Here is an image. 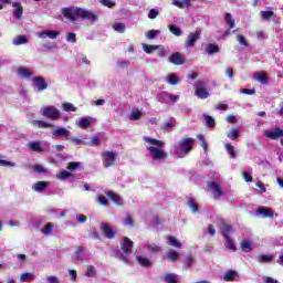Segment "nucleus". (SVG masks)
Wrapping results in <instances>:
<instances>
[{
  "label": "nucleus",
  "instance_id": "1",
  "mask_svg": "<svg viewBox=\"0 0 283 283\" xmlns=\"http://www.w3.org/2000/svg\"><path fill=\"white\" fill-rule=\"evenodd\" d=\"M62 14L67 19V21H71V23H76L81 20L91 21L92 23H96V21H98V15L96 13L78 7L63 8Z\"/></svg>",
  "mask_w": 283,
  "mask_h": 283
},
{
  "label": "nucleus",
  "instance_id": "2",
  "mask_svg": "<svg viewBox=\"0 0 283 283\" xmlns=\"http://www.w3.org/2000/svg\"><path fill=\"white\" fill-rule=\"evenodd\" d=\"M146 143L145 147L150 156L153 163H165L168 158L167 151H165V142L150 137H144Z\"/></svg>",
  "mask_w": 283,
  "mask_h": 283
},
{
  "label": "nucleus",
  "instance_id": "3",
  "mask_svg": "<svg viewBox=\"0 0 283 283\" xmlns=\"http://www.w3.org/2000/svg\"><path fill=\"white\" fill-rule=\"evenodd\" d=\"M193 145H196V139L184 137L170 147V153H172L174 156H177V158H185V156L191 154Z\"/></svg>",
  "mask_w": 283,
  "mask_h": 283
},
{
  "label": "nucleus",
  "instance_id": "4",
  "mask_svg": "<svg viewBox=\"0 0 283 283\" xmlns=\"http://www.w3.org/2000/svg\"><path fill=\"white\" fill-rule=\"evenodd\" d=\"M29 151L35 154H48L50 151V143L45 140H31L27 144Z\"/></svg>",
  "mask_w": 283,
  "mask_h": 283
},
{
  "label": "nucleus",
  "instance_id": "5",
  "mask_svg": "<svg viewBox=\"0 0 283 283\" xmlns=\"http://www.w3.org/2000/svg\"><path fill=\"white\" fill-rule=\"evenodd\" d=\"M41 116L49 118V120L61 119V111L56 106L48 105L40 108Z\"/></svg>",
  "mask_w": 283,
  "mask_h": 283
},
{
  "label": "nucleus",
  "instance_id": "6",
  "mask_svg": "<svg viewBox=\"0 0 283 283\" xmlns=\"http://www.w3.org/2000/svg\"><path fill=\"white\" fill-rule=\"evenodd\" d=\"M118 158V153L114 150H104L102 153V163L105 169H109V167H114L116 165V160Z\"/></svg>",
  "mask_w": 283,
  "mask_h": 283
},
{
  "label": "nucleus",
  "instance_id": "7",
  "mask_svg": "<svg viewBox=\"0 0 283 283\" xmlns=\"http://www.w3.org/2000/svg\"><path fill=\"white\" fill-rule=\"evenodd\" d=\"M196 87V96H198V98H209V91H207V83H205V81H199L195 84Z\"/></svg>",
  "mask_w": 283,
  "mask_h": 283
},
{
  "label": "nucleus",
  "instance_id": "8",
  "mask_svg": "<svg viewBox=\"0 0 283 283\" xmlns=\"http://www.w3.org/2000/svg\"><path fill=\"white\" fill-rule=\"evenodd\" d=\"M93 123H96V119L94 117H78L75 120V125H77L80 129H87V127H90V125H92Z\"/></svg>",
  "mask_w": 283,
  "mask_h": 283
},
{
  "label": "nucleus",
  "instance_id": "9",
  "mask_svg": "<svg viewBox=\"0 0 283 283\" xmlns=\"http://www.w3.org/2000/svg\"><path fill=\"white\" fill-rule=\"evenodd\" d=\"M263 136H265V138H270L271 140H277V138L283 137V130L281 128L268 129L263 132Z\"/></svg>",
  "mask_w": 283,
  "mask_h": 283
},
{
  "label": "nucleus",
  "instance_id": "10",
  "mask_svg": "<svg viewBox=\"0 0 283 283\" xmlns=\"http://www.w3.org/2000/svg\"><path fill=\"white\" fill-rule=\"evenodd\" d=\"M29 123L32 125V127H36L38 129H54V124L48 123L45 120L31 119Z\"/></svg>",
  "mask_w": 283,
  "mask_h": 283
},
{
  "label": "nucleus",
  "instance_id": "11",
  "mask_svg": "<svg viewBox=\"0 0 283 283\" xmlns=\"http://www.w3.org/2000/svg\"><path fill=\"white\" fill-rule=\"evenodd\" d=\"M53 138H65V140H70V130L65 127H57L52 130Z\"/></svg>",
  "mask_w": 283,
  "mask_h": 283
},
{
  "label": "nucleus",
  "instance_id": "12",
  "mask_svg": "<svg viewBox=\"0 0 283 283\" xmlns=\"http://www.w3.org/2000/svg\"><path fill=\"white\" fill-rule=\"evenodd\" d=\"M169 63L172 65H185V56L180 52H175L168 57Z\"/></svg>",
  "mask_w": 283,
  "mask_h": 283
},
{
  "label": "nucleus",
  "instance_id": "13",
  "mask_svg": "<svg viewBox=\"0 0 283 283\" xmlns=\"http://www.w3.org/2000/svg\"><path fill=\"white\" fill-rule=\"evenodd\" d=\"M200 40V30L197 29L195 33H190L186 40V48H193L196 42Z\"/></svg>",
  "mask_w": 283,
  "mask_h": 283
},
{
  "label": "nucleus",
  "instance_id": "14",
  "mask_svg": "<svg viewBox=\"0 0 283 283\" xmlns=\"http://www.w3.org/2000/svg\"><path fill=\"white\" fill-rule=\"evenodd\" d=\"M208 189L212 191L214 198H220L223 193L222 188H220V185L216 181H209Z\"/></svg>",
  "mask_w": 283,
  "mask_h": 283
},
{
  "label": "nucleus",
  "instance_id": "15",
  "mask_svg": "<svg viewBox=\"0 0 283 283\" xmlns=\"http://www.w3.org/2000/svg\"><path fill=\"white\" fill-rule=\"evenodd\" d=\"M132 247H134V242L129 238H124L120 242V248L126 255L132 253Z\"/></svg>",
  "mask_w": 283,
  "mask_h": 283
},
{
  "label": "nucleus",
  "instance_id": "16",
  "mask_svg": "<svg viewBox=\"0 0 283 283\" xmlns=\"http://www.w3.org/2000/svg\"><path fill=\"white\" fill-rule=\"evenodd\" d=\"M101 229H102L105 238H108V240H112V238H114V235H116V231H114V229H112L109 223H102Z\"/></svg>",
  "mask_w": 283,
  "mask_h": 283
},
{
  "label": "nucleus",
  "instance_id": "17",
  "mask_svg": "<svg viewBox=\"0 0 283 283\" xmlns=\"http://www.w3.org/2000/svg\"><path fill=\"white\" fill-rule=\"evenodd\" d=\"M50 187V181H38L32 186L33 191H36L38 193H41L45 191Z\"/></svg>",
  "mask_w": 283,
  "mask_h": 283
},
{
  "label": "nucleus",
  "instance_id": "18",
  "mask_svg": "<svg viewBox=\"0 0 283 283\" xmlns=\"http://www.w3.org/2000/svg\"><path fill=\"white\" fill-rule=\"evenodd\" d=\"M33 84L38 87V92H43V90H48V84L43 77H34Z\"/></svg>",
  "mask_w": 283,
  "mask_h": 283
},
{
  "label": "nucleus",
  "instance_id": "19",
  "mask_svg": "<svg viewBox=\"0 0 283 283\" xmlns=\"http://www.w3.org/2000/svg\"><path fill=\"white\" fill-rule=\"evenodd\" d=\"M12 7L15 8L13 10V17L18 19V21L21 20L23 17V7H21V2H13Z\"/></svg>",
  "mask_w": 283,
  "mask_h": 283
},
{
  "label": "nucleus",
  "instance_id": "20",
  "mask_svg": "<svg viewBox=\"0 0 283 283\" xmlns=\"http://www.w3.org/2000/svg\"><path fill=\"white\" fill-rule=\"evenodd\" d=\"M73 260H75V262H84L85 261V248L78 247L74 253Z\"/></svg>",
  "mask_w": 283,
  "mask_h": 283
},
{
  "label": "nucleus",
  "instance_id": "21",
  "mask_svg": "<svg viewBox=\"0 0 283 283\" xmlns=\"http://www.w3.org/2000/svg\"><path fill=\"white\" fill-rule=\"evenodd\" d=\"M59 34V31H42L38 33V36L39 39H56Z\"/></svg>",
  "mask_w": 283,
  "mask_h": 283
},
{
  "label": "nucleus",
  "instance_id": "22",
  "mask_svg": "<svg viewBox=\"0 0 283 283\" xmlns=\"http://www.w3.org/2000/svg\"><path fill=\"white\" fill-rule=\"evenodd\" d=\"M253 78L262 85H266V83H269V76L264 72L254 73Z\"/></svg>",
  "mask_w": 283,
  "mask_h": 283
},
{
  "label": "nucleus",
  "instance_id": "23",
  "mask_svg": "<svg viewBox=\"0 0 283 283\" xmlns=\"http://www.w3.org/2000/svg\"><path fill=\"white\" fill-rule=\"evenodd\" d=\"M164 282L166 283H180V276L175 273H168L163 276Z\"/></svg>",
  "mask_w": 283,
  "mask_h": 283
},
{
  "label": "nucleus",
  "instance_id": "24",
  "mask_svg": "<svg viewBox=\"0 0 283 283\" xmlns=\"http://www.w3.org/2000/svg\"><path fill=\"white\" fill-rule=\"evenodd\" d=\"M144 249H146L148 253H160V245L156 243L146 242L144 243Z\"/></svg>",
  "mask_w": 283,
  "mask_h": 283
},
{
  "label": "nucleus",
  "instance_id": "25",
  "mask_svg": "<svg viewBox=\"0 0 283 283\" xmlns=\"http://www.w3.org/2000/svg\"><path fill=\"white\" fill-rule=\"evenodd\" d=\"M172 6L181 10H184V8H191V0H172Z\"/></svg>",
  "mask_w": 283,
  "mask_h": 283
},
{
  "label": "nucleus",
  "instance_id": "26",
  "mask_svg": "<svg viewBox=\"0 0 283 283\" xmlns=\"http://www.w3.org/2000/svg\"><path fill=\"white\" fill-rule=\"evenodd\" d=\"M241 249L244 253H251V251H253V242L249 239H244L241 242Z\"/></svg>",
  "mask_w": 283,
  "mask_h": 283
},
{
  "label": "nucleus",
  "instance_id": "27",
  "mask_svg": "<svg viewBox=\"0 0 283 283\" xmlns=\"http://www.w3.org/2000/svg\"><path fill=\"white\" fill-rule=\"evenodd\" d=\"M256 216H262L263 218H273V212L269 208L259 207L256 209Z\"/></svg>",
  "mask_w": 283,
  "mask_h": 283
},
{
  "label": "nucleus",
  "instance_id": "28",
  "mask_svg": "<svg viewBox=\"0 0 283 283\" xmlns=\"http://www.w3.org/2000/svg\"><path fill=\"white\" fill-rule=\"evenodd\" d=\"M169 98H171V93L167 92H161L156 96L159 103H166V105H169Z\"/></svg>",
  "mask_w": 283,
  "mask_h": 283
},
{
  "label": "nucleus",
  "instance_id": "29",
  "mask_svg": "<svg viewBox=\"0 0 283 283\" xmlns=\"http://www.w3.org/2000/svg\"><path fill=\"white\" fill-rule=\"evenodd\" d=\"M36 280V275L32 272H24L20 275V282H34Z\"/></svg>",
  "mask_w": 283,
  "mask_h": 283
},
{
  "label": "nucleus",
  "instance_id": "30",
  "mask_svg": "<svg viewBox=\"0 0 283 283\" xmlns=\"http://www.w3.org/2000/svg\"><path fill=\"white\" fill-rule=\"evenodd\" d=\"M193 264H196V259L191 254H188L184 261V269L189 271Z\"/></svg>",
  "mask_w": 283,
  "mask_h": 283
},
{
  "label": "nucleus",
  "instance_id": "31",
  "mask_svg": "<svg viewBox=\"0 0 283 283\" xmlns=\"http://www.w3.org/2000/svg\"><path fill=\"white\" fill-rule=\"evenodd\" d=\"M166 82H168L169 85H178V83H180V77H178V74L176 73H169L166 77Z\"/></svg>",
  "mask_w": 283,
  "mask_h": 283
},
{
  "label": "nucleus",
  "instance_id": "32",
  "mask_svg": "<svg viewBox=\"0 0 283 283\" xmlns=\"http://www.w3.org/2000/svg\"><path fill=\"white\" fill-rule=\"evenodd\" d=\"M238 277V272L233 270H229L223 274L224 282H234V280Z\"/></svg>",
  "mask_w": 283,
  "mask_h": 283
},
{
  "label": "nucleus",
  "instance_id": "33",
  "mask_svg": "<svg viewBox=\"0 0 283 283\" xmlns=\"http://www.w3.org/2000/svg\"><path fill=\"white\" fill-rule=\"evenodd\" d=\"M17 73L18 75L21 76V78H32V74H34L30 71V69H25V67L18 69Z\"/></svg>",
  "mask_w": 283,
  "mask_h": 283
},
{
  "label": "nucleus",
  "instance_id": "34",
  "mask_svg": "<svg viewBox=\"0 0 283 283\" xmlns=\"http://www.w3.org/2000/svg\"><path fill=\"white\" fill-rule=\"evenodd\" d=\"M29 39L25 35H18L12 39L13 45H25V43H29Z\"/></svg>",
  "mask_w": 283,
  "mask_h": 283
},
{
  "label": "nucleus",
  "instance_id": "35",
  "mask_svg": "<svg viewBox=\"0 0 283 283\" xmlns=\"http://www.w3.org/2000/svg\"><path fill=\"white\" fill-rule=\"evenodd\" d=\"M106 196H108L115 205H118L119 207L123 206V197H119L117 193L112 191L106 192Z\"/></svg>",
  "mask_w": 283,
  "mask_h": 283
},
{
  "label": "nucleus",
  "instance_id": "36",
  "mask_svg": "<svg viewBox=\"0 0 283 283\" xmlns=\"http://www.w3.org/2000/svg\"><path fill=\"white\" fill-rule=\"evenodd\" d=\"M206 52L211 56L213 54H218L220 52V46L217 44L210 43L206 46Z\"/></svg>",
  "mask_w": 283,
  "mask_h": 283
},
{
  "label": "nucleus",
  "instance_id": "37",
  "mask_svg": "<svg viewBox=\"0 0 283 283\" xmlns=\"http://www.w3.org/2000/svg\"><path fill=\"white\" fill-rule=\"evenodd\" d=\"M272 260H275V255L273 254H259L258 262L261 263H269L272 262Z\"/></svg>",
  "mask_w": 283,
  "mask_h": 283
},
{
  "label": "nucleus",
  "instance_id": "38",
  "mask_svg": "<svg viewBox=\"0 0 283 283\" xmlns=\"http://www.w3.org/2000/svg\"><path fill=\"white\" fill-rule=\"evenodd\" d=\"M166 258H168L170 262H178V258H180V253H178L176 250H170L166 252Z\"/></svg>",
  "mask_w": 283,
  "mask_h": 283
},
{
  "label": "nucleus",
  "instance_id": "39",
  "mask_svg": "<svg viewBox=\"0 0 283 283\" xmlns=\"http://www.w3.org/2000/svg\"><path fill=\"white\" fill-rule=\"evenodd\" d=\"M143 117V111L140 109H133L128 116L129 120H140Z\"/></svg>",
  "mask_w": 283,
  "mask_h": 283
},
{
  "label": "nucleus",
  "instance_id": "40",
  "mask_svg": "<svg viewBox=\"0 0 283 283\" xmlns=\"http://www.w3.org/2000/svg\"><path fill=\"white\" fill-rule=\"evenodd\" d=\"M176 127V119L171 118L169 122L163 124L164 132H171Z\"/></svg>",
  "mask_w": 283,
  "mask_h": 283
},
{
  "label": "nucleus",
  "instance_id": "41",
  "mask_svg": "<svg viewBox=\"0 0 283 283\" xmlns=\"http://www.w3.org/2000/svg\"><path fill=\"white\" fill-rule=\"evenodd\" d=\"M156 50H157V56H159L160 59H165V56L169 54V49L163 45H157Z\"/></svg>",
  "mask_w": 283,
  "mask_h": 283
},
{
  "label": "nucleus",
  "instance_id": "42",
  "mask_svg": "<svg viewBox=\"0 0 283 283\" xmlns=\"http://www.w3.org/2000/svg\"><path fill=\"white\" fill-rule=\"evenodd\" d=\"M224 240H226L227 249L229 251H232V253H234V251H237L235 241H233V239H231V237H227Z\"/></svg>",
  "mask_w": 283,
  "mask_h": 283
},
{
  "label": "nucleus",
  "instance_id": "43",
  "mask_svg": "<svg viewBox=\"0 0 283 283\" xmlns=\"http://www.w3.org/2000/svg\"><path fill=\"white\" fill-rule=\"evenodd\" d=\"M260 17L263 19V21H271L273 17H275V12L269 10V11H261Z\"/></svg>",
  "mask_w": 283,
  "mask_h": 283
},
{
  "label": "nucleus",
  "instance_id": "44",
  "mask_svg": "<svg viewBox=\"0 0 283 283\" xmlns=\"http://www.w3.org/2000/svg\"><path fill=\"white\" fill-rule=\"evenodd\" d=\"M226 151L229 154L231 158H238V154L235 153V147H233V145L227 143Z\"/></svg>",
  "mask_w": 283,
  "mask_h": 283
},
{
  "label": "nucleus",
  "instance_id": "45",
  "mask_svg": "<svg viewBox=\"0 0 283 283\" xmlns=\"http://www.w3.org/2000/svg\"><path fill=\"white\" fill-rule=\"evenodd\" d=\"M187 205L189 209H191L192 213H198V203H196V200H193V198H188Z\"/></svg>",
  "mask_w": 283,
  "mask_h": 283
},
{
  "label": "nucleus",
  "instance_id": "46",
  "mask_svg": "<svg viewBox=\"0 0 283 283\" xmlns=\"http://www.w3.org/2000/svg\"><path fill=\"white\" fill-rule=\"evenodd\" d=\"M227 136L230 138V140H238V138H240V132L237 128H232L229 133H227Z\"/></svg>",
  "mask_w": 283,
  "mask_h": 283
},
{
  "label": "nucleus",
  "instance_id": "47",
  "mask_svg": "<svg viewBox=\"0 0 283 283\" xmlns=\"http://www.w3.org/2000/svg\"><path fill=\"white\" fill-rule=\"evenodd\" d=\"M168 242L170 247H175V249H180L182 247V243H180L176 237H168Z\"/></svg>",
  "mask_w": 283,
  "mask_h": 283
},
{
  "label": "nucleus",
  "instance_id": "48",
  "mask_svg": "<svg viewBox=\"0 0 283 283\" xmlns=\"http://www.w3.org/2000/svg\"><path fill=\"white\" fill-rule=\"evenodd\" d=\"M169 31L175 34V36H182V30L180 28L176 27V24L168 25Z\"/></svg>",
  "mask_w": 283,
  "mask_h": 283
},
{
  "label": "nucleus",
  "instance_id": "49",
  "mask_svg": "<svg viewBox=\"0 0 283 283\" xmlns=\"http://www.w3.org/2000/svg\"><path fill=\"white\" fill-rule=\"evenodd\" d=\"M224 20L230 29L235 28V20H233V17L231 15V13H226Z\"/></svg>",
  "mask_w": 283,
  "mask_h": 283
},
{
  "label": "nucleus",
  "instance_id": "50",
  "mask_svg": "<svg viewBox=\"0 0 283 283\" xmlns=\"http://www.w3.org/2000/svg\"><path fill=\"white\" fill-rule=\"evenodd\" d=\"M137 262L142 265V266H151V261H149V259L138 255L137 256Z\"/></svg>",
  "mask_w": 283,
  "mask_h": 283
},
{
  "label": "nucleus",
  "instance_id": "51",
  "mask_svg": "<svg viewBox=\"0 0 283 283\" xmlns=\"http://www.w3.org/2000/svg\"><path fill=\"white\" fill-rule=\"evenodd\" d=\"M113 30H115V32H119V34H124L125 30H126V27H125V23H115L113 25Z\"/></svg>",
  "mask_w": 283,
  "mask_h": 283
},
{
  "label": "nucleus",
  "instance_id": "52",
  "mask_svg": "<svg viewBox=\"0 0 283 283\" xmlns=\"http://www.w3.org/2000/svg\"><path fill=\"white\" fill-rule=\"evenodd\" d=\"M71 172L70 171H67V170H63V171H61V172H59L57 175H56V178L59 179V180H67V178H71Z\"/></svg>",
  "mask_w": 283,
  "mask_h": 283
},
{
  "label": "nucleus",
  "instance_id": "53",
  "mask_svg": "<svg viewBox=\"0 0 283 283\" xmlns=\"http://www.w3.org/2000/svg\"><path fill=\"white\" fill-rule=\"evenodd\" d=\"M207 127H216V119L209 115H203Z\"/></svg>",
  "mask_w": 283,
  "mask_h": 283
},
{
  "label": "nucleus",
  "instance_id": "54",
  "mask_svg": "<svg viewBox=\"0 0 283 283\" xmlns=\"http://www.w3.org/2000/svg\"><path fill=\"white\" fill-rule=\"evenodd\" d=\"M96 200H97L98 205H102L103 207L109 206V201L103 195H97Z\"/></svg>",
  "mask_w": 283,
  "mask_h": 283
},
{
  "label": "nucleus",
  "instance_id": "55",
  "mask_svg": "<svg viewBox=\"0 0 283 283\" xmlns=\"http://www.w3.org/2000/svg\"><path fill=\"white\" fill-rule=\"evenodd\" d=\"M62 107L64 112H76V107L72 103H63Z\"/></svg>",
  "mask_w": 283,
  "mask_h": 283
},
{
  "label": "nucleus",
  "instance_id": "56",
  "mask_svg": "<svg viewBox=\"0 0 283 283\" xmlns=\"http://www.w3.org/2000/svg\"><path fill=\"white\" fill-rule=\"evenodd\" d=\"M160 34V30H150L145 33L146 39H156V35Z\"/></svg>",
  "mask_w": 283,
  "mask_h": 283
},
{
  "label": "nucleus",
  "instance_id": "57",
  "mask_svg": "<svg viewBox=\"0 0 283 283\" xmlns=\"http://www.w3.org/2000/svg\"><path fill=\"white\" fill-rule=\"evenodd\" d=\"M54 229V224L52 223H48L42 230L41 232L43 233V235H50V233H52V230Z\"/></svg>",
  "mask_w": 283,
  "mask_h": 283
},
{
  "label": "nucleus",
  "instance_id": "58",
  "mask_svg": "<svg viewBox=\"0 0 283 283\" xmlns=\"http://www.w3.org/2000/svg\"><path fill=\"white\" fill-rule=\"evenodd\" d=\"M231 230H232V228H231V226H229V224H224V226L222 227L221 233H222V235H223L224 239H226V238H229V234L231 233Z\"/></svg>",
  "mask_w": 283,
  "mask_h": 283
},
{
  "label": "nucleus",
  "instance_id": "59",
  "mask_svg": "<svg viewBox=\"0 0 283 283\" xmlns=\"http://www.w3.org/2000/svg\"><path fill=\"white\" fill-rule=\"evenodd\" d=\"M86 277H96V270H94V266L88 265L86 268Z\"/></svg>",
  "mask_w": 283,
  "mask_h": 283
},
{
  "label": "nucleus",
  "instance_id": "60",
  "mask_svg": "<svg viewBox=\"0 0 283 283\" xmlns=\"http://www.w3.org/2000/svg\"><path fill=\"white\" fill-rule=\"evenodd\" d=\"M156 48H158V45L143 44V50L146 52V54H151Z\"/></svg>",
  "mask_w": 283,
  "mask_h": 283
},
{
  "label": "nucleus",
  "instance_id": "61",
  "mask_svg": "<svg viewBox=\"0 0 283 283\" xmlns=\"http://www.w3.org/2000/svg\"><path fill=\"white\" fill-rule=\"evenodd\" d=\"M0 167H17V163L0 159Z\"/></svg>",
  "mask_w": 283,
  "mask_h": 283
},
{
  "label": "nucleus",
  "instance_id": "62",
  "mask_svg": "<svg viewBox=\"0 0 283 283\" xmlns=\"http://www.w3.org/2000/svg\"><path fill=\"white\" fill-rule=\"evenodd\" d=\"M78 167H81V163L73 161V163L69 164L67 169H69V171H76V169H78Z\"/></svg>",
  "mask_w": 283,
  "mask_h": 283
},
{
  "label": "nucleus",
  "instance_id": "63",
  "mask_svg": "<svg viewBox=\"0 0 283 283\" xmlns=\"http://www.w3.org/2000/svg\"><path fill=\"white\" fill-rule=\"evenodd\" d=\"M160 14V11L157 9H150L148 12V19H156Z\"/></svg>",
  "mask_w": 283,
  "mask_h": 283
},
{
  "label": "nucleus",
  "instance_id": "64",
  "mask_svg": "<svg viewBox=\"0 0 283 283\" xmlns=\"http://www.w3.org/2000/svg\"><path fill=\"white\" fill-rule=\"evenodd\" d=\"M48 283H61V280L57 279V276L50 275L46 277Z\"/></svg>",
  "mask_w": 283,
  "mask_h": 283
}]
</instances>
